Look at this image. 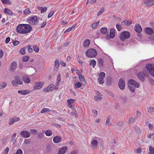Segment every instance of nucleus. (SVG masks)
Wrapping results in <instances>:
<instances>
[{
	"label": "nucleus",
	"mask_w": 154,
	"mask_h": 154,
	"mask_svg": "<svg viewBox=\"0 0 154 154\" xmlns=\"http://www.w3.org/2000/svg\"><path fill=\"white\" fill-rule=\"evenodd\" d=\"M105 74L104 72H101L99 75V77L98 80L99 83L100 84H103L104 82V78L105 77Z\"/></svg>",
	"instance_id": "obj_9"
},
{
	"label": "nucleus",
	"mask_w": 154,
	"mask_h": 154,
	"mask_svg": "<svg viewBox=\"0 0 154 154\" xmlns=\"http://www.w3.org/2000/svg\"><path fill=\"white\" fill-rule=\"evenodd\" d=\"M59 62L58 60H56L55 62L54 66V70L57 72L58 70V68L59 66Z\"/></svg>",
	"instance_id": "obj_21"
},
{
	"label": "nucleus",
	"mask_w": 154,
	"mask_h": 154,
	"mask_svg": "<svg viewBox=\"0 0 154 154\" xmlns=\"http://www.w3.org/2000/svg\"><path fill=\"white\" fill-rule=\"evenodd\" d=\"M57 80L56 85H57L58 86L61 81L60 75V73H59L57 76Z\"/></svg>",
	"instance_id": "obj_34"
},
{
	"label": "nucleus",
	"mask_w": 154,
	"mask_h": 154,
	"mask_svg": "<svg viewBox=\"0 0 154 154\" xmlns=\"http://www.w3.org/2000/svg\"><path fill=\"white\" fill-rule=\"evenodd\" d=\"M119 88L121 90H123L125 86V83L122 79H120L119 82Z\"/></svg>",
	"instance_id": "obj_11"
},
{
	"label": "nucleus",
	"mask_w": 154,
	"mask_h": 154,
	"mask_svg": "<svg viewBox=\"0 0 154 154\" xmlns=\"http://www.w3.org/2000/svg\"><path fill=\"white\" fill-rule=\"evenodd\" d=\"M30 131L32 134H35L37 132V131L34 129H31L30 130Z\"/></svg>",
	"instance_id": "obj_55"
},
{
	"label": "nucleus",
	"mask_w": 154,
	"mask_h": 154,
	"mask_svg": "<svg viewBox=\"0 0 154 154\" xmlns=\"http://www.w3.org/2000/svg\"><path fill=\"white\" fill-rule=\"evenodd\" d=\"M54 11H51L49 14L48 17L49 18L51 17L54 14Z\"/></svg>",
	"instance_id": "obj_61"
},
{
	"label": "nucleus",
	"mask_w": 154,
	"mask_h": 154,
	"mask_svg": "<svg viewBox=\"0 0 154 154\" xmlns=\"http://www.w3.org/2000/svg\"><path fill=\"white\" fill-rule=\"evenodd\" d=\"M27 21L29 23L31 24L35 25L37 23L38 20L36 16H32L29 17Z\"/></svg>",
	"instance_id": "obj_6"
},
{
	"label": "nucleus",
	"mask_w": 154,
	"mask_h": 154,
	"mask_svg": "<svg viewBox=\"0 0 154 154\" xmlns=\"http://www.w3.org/2000/svg\"><path fill=\"white\" fill-rule=\"evenodd\" d=\"M23 26L24 34L28 33L30 32L31 31L32 28L30 25L23 24Z\"/></svg>",
	"instance_id": "obj_7"
},
{
	"label": "nucleus",
	"mask_w": 154,
	"mask_h": 154,
	"mask_svg": "<svg viewBox=\"0 0 154 154\" xmlns=\"http://www.w3.org/2000/svg\"><path fill=\"white\" fill-rule=\"evenodd\" d=\"M54 86L53 84H51L49 86L46 87L44 89L43 91L45 92H48L53 90L54 89Z\"/></svg>",
	"instance_id": "obj_14"
},
{
	"label": "nucleus",
	"mask_w": 154,
	"mask_h": 154,
	"mask_svg": "<svg viewBox=\"0 0 154 154\" xmlns=\"http://www.w3.org/2000/svg\"><path fill=\"white\" fill-rule=\"evenodd\" d=\"M29 59V56H26L23 58V61L24 62H26Z\"/></svg>",
	"instance_id": "obj_53"
},
{
	"label": "nucleus",
	"mask_w": 154,
	"mask_h": 154,
	"mask_svg": "<svg viewBox=\"0 0 154 154\" xmlns=\"http://www.w3.org/2000/svg\"><path fill=\"white\" fill-rule=\"evenodd\" d=\"M44 84L43 82H41L37 83L36 86L34 87L35 89H38L41 88L43 86Z\"/></svg>",
	"instance_id": "obj_24"
},
{
	"label": "nucleus",
	"mask_w": 154,
	"mask_h": 154,
	"mask_svg": "<svg viewBox=\"0 0 154 154\" xmlns=\"http://www.w3.org/2000/svg\"><path fill=\"white\" fill-rule=\"evenodd\" d=\"M127 98L126 97H123L121 98L122 101L125 103H127Z\"/></svg>",
	"instance_id": "obj_51"
},
{
	"label": "nucleus",
	"mask_w": 154,
	"mask_h": 154,
	"mask_svg": "<svg viewBox=\"0 0 154 154\" xmlns=\"http://www.w3.org/2000/svg\"><path fill=\"white\" fill-rule=\"evenodd\" d=\"M87 57L90 58L94 57L96 56L97 53L96 50L93 48L88 49L85 53Z\"/></svg>",
	"instance_id": "obj_2"
},
{
	"label": "nucleus",
	"mask_w": 154,
	"mask_h": 154,
	"mask_svg": "<svg viewBox=\"0 0 154 154\" xmlns=\"http://www.w3.org/2000/svg\"><path fill=\"white\" fill-rule=\"evenodd\" d=\"M144 5L147 6H151L154 5L153 0H144Z\"/></svg>",
	"instance_id": "obj_12"
},
{
	"label": "nucleus",
	"mask_w": 154,
	"mask_h": 154,
	"mask_svg": "<svg viewBox=\"0 0 154 154\" xmlns=\"http://www.w3.org/2000/svg\"><path fill=\"white\" fill-rule=\"evenodd\" d=\"M23 24L18 25L16 28V31L19 33L24 34L23 33Z\"/></svg>",
	"instance_id": "obj_10"
},
{
	"label": "nucleus",
	"mask_w": 154,
	"mask_h": 154,
	"mask_svg": "<svg viewBox=\"0 0 154 154\" xmlns=\"http://www.w3.org/2000/svg\"><path fill=\"white\" fill-rule=\"evenodd\" d=\"M107 31V29L106 28L103 27L101 29V32L104 34L106 33Z\"/></svg>",
	"instance_id": "obj_42"
},
{
	"label": "nucleus",
	"mask_w": 154,
	"mask_h": 154,
	"mask_svg": "<svg viewBox=\"0 0 154 154\" xmlns=\"http://www.w3.org/2000/svg\"><path fill=\"white\" fill-rule=\"evenodd\" d=\"M131 23L132 21H127L126 20H124L122 21L121 23L122 25H126L128 26H130Z\"/></svg>",
	"instance_id": "obj_28"
},
{
	"label": "nucleus",
	"mask_w": 154,
	"mask_h": 154,
	"mask_svg": "<svg viewBox=\"0 0 154 154\" xmlns=\"http://www.w3.org/2000/svg\"><path fill=\"white\" fill-rule=\"evenodd\" d=\"M72 111L71 112H70L69 114L72 115V116H75V117H76L77 116V112L76 110L75 109L74 107H72Z\"/></svg>",
	"instance_id": "obj_30"
},
{
	"label": "nucleus",
	"mask_w": 154,
	"mask_h": 154,
	"mask_svg": "<svg viewBox=\"0 0 154 154\" xmlns=\"http://www.w3.org/2000/svg\"><path fill=\"white\" fill-rule=\"evenodd\" d=\"M19 42L17 41H13L12 43L14 46L17 45L19 43Z\"/></svg>",
	"instance_id": "obj_62"
},
{
	"label": "nucleus",
	"mask_w": 154,
	"mask_h": 154,
	"mask_svg": "<svg viewBox=\"0 0 154 154\" xmlns=\"http://www.w3.org/2000/svg\"><path fill=\"white\" fill-rule=\"evenodd\" d=\"M82 85V84L80 82L76 83L74 85V87L75 88H79Z\"/></svg>",
	"instance_id": "obj_39"
},
{
	"label": "nucleus",
	"mask_w": 154,
	"mask_h": 154,
	"mask_svg": "<svg viewBox=\"0 0 154 154\" xmlns=\"http://www.w3.org/2000/svg\"><path fill=\"white\" fill-rule=\"evenodd\" d=\"M147 112L149 113H152L154 112V107H150L147 109Z\"/></svg>",
	"instance_id": "obj_40"
},
{
	"label": "nucleus",
	"mask_w": 154,
	"mask_h": 154,
	"mask_svg": "<svg viewBox=\"0 0 154 154\" xmlns=\"http://www.w3.org/2000/svg\"><path fill=\"white\" fill-rule=\"evenodd\" d=\"M11 84L12 85L14 86L17 87L18 86V84L15 79L12 81Z\"/></svg>",
	"instance_id": "obj_48"
},
{
	"label": "nucleus",
	"mask_w": 154,
	"mask_h": 154,
	"mask_svg": "<svg viewBox=\"0 0 154 154\" xmlns=\"http://www.w3.org/2000/svg\"><path fill=\"white\" fill-rule=\"evenodd\" d=\"M7 86V83L5 82L0 83V90L5 88Z\"/></svg>",
	"instance_id": "obj_36"
},
{
	"label": "nucleus",
	"mask_w": 154,
	"mask_h": 154,
	"mask_svg": "<svg viewBox=\"0 0 154 154\" xmlns=\"http://www.w3.org/2000/svg\"><path fill=\"white\" fill-rule=\"evenodd\" d=\"M97 94L94 96V100L96 101L100 100L102 99V95L98 91L96 92Z\"/></svg>",
	"instance_id": "obj_13"
},
{
	"label": "nucleus",
	"mask_w": 154,
	"mask_h": 154,
	"mask_svg": "<svg viewBox=\"0 0 154 154\" xmlns=\"http://www.w3.org/2000/svg\"><path fill=\"white\" fill-rule=\"evenodd\" d=\"M31 12L30 11L29 8H28L24 10L23 14L26 15L30 13Z\"/></svg>",
	"instance_id": "obj_43"
},
{
	"label": "nucleus",
	"mask_w": 154,
	"mask_h": 154,
	"mask_svg": "<svg viewBox=\"0 0 154 154\" xmlns=\"http://www.w3.org/2000/svg\"><path fill=\"white\" fill-rule=\"evenodd\" d=\"M67 150V148L66 146L61 148L59 149L57 154H64Z\"/></svg>",
	"instance_id": "obj_15"
},
{
	"label": "nucleus",
	"mask_w": 154,
	"mask_h": 154,
	"mask_svg": "<svg viewBox=\"0 0 154 154\" xmlns=\"http://www.w3.org/2000/svg\"><path fill=\"white\" fill-rule=\"evenodd\" d=\"M90 44V41L88 39H86L85 40L84 42L83 45L84 47H88Z\"/></svg>",
	"instance_id": "obj_31"
},
{
	"label": "nucleus",
	"mask_w": 154,
	"mask_h": 154,
	"mask_svg": "<svg viewBox=\"0 0 154 154\" xmlns=\"http://www.w3.org/2000/svg\"><path fill=\"white\" fill-rule=\"evenodd\" d=\"M78 152V151L77 150H73L70 152V154H77Z\"/></svg>",
	"instance_id": "obj_63"
},
{
	"label": "nucleus",
	"mask_w": 154,
	"mask_h": 154,
	"mask_svg": "<svg viewBox=\"0 0 154 154\" xmlns=\"http://www.w3.org/2000/svg\"><path fill=\"white\" fill-rule=\"evenodd\" d=\"M144 30L145 33L148 35H151L153 33V31L151 28H146Z\"/></svg>",
	"instance_id": "obj_18"
},
{
	"label": "nucleus",
	"mask_w": 154,
	"mask_h": 154,
	"mask_svg": "<svg viewBox=\"0 0 154 154\" xmlns=\"http://www.w3.org/2000/svg\"><path fill=\"white\" fill-rule=\"evenodd\" d=\"M52 111L51 110L48 109L44 108L41 110V112L42 113L45 112H51Z\"/></svg>",
	"instance_id": "obj_32"
},
{
	"label": "nucleus",
	"mask_w": 154,
	"mask_h": 154,
	"mask_svg": "<svg viewBox=\"0 0 154 154\" xmlns=\"http://www.w3.org/2000/svg\"><path fill=\"white\" fill-rule=\"evenodd\" d=\"M33 48L35 52H38L39 51V48L37 46H33Z\"/></svg>",
	"instance_id": "obj_59"
},
{
	"label": "nucleus",
	"mask_w": 154,
	"mask_h": 154,
	"mask_svg": "<svg viewBox=\"0 0 154 154\" xmlns=\"http://www.w3.org/2000/svg\"><path fill=\"white\" fill-rule=\"evenodd\" d=\"M31 143V141L29 139H25L24 141V143L26 144H29Z\"/></svg>",
	"instance_id": "obj_56"
},
{
	"label": "nucleus",
	"mask_w": 154,
	"mask_h": 154,
	"mask_svg": "<svg viewBox=\"0 0 154 154\" xmlns=\"http://www.w3.org/2000/svg\"><path fill=\"white\" fill-rule=\"evenodd\" d=\"M149 75L148 72L146 71H143V72H139L137 75L138 79L141 81L143 82L145 79L144 76H148Z\"/></svg>",
	"instance_id": "obj_4"
},
{
	"label": "nucleus",
	"mask_w": 154,
	"mask_h": 154,
	"mask_svg": "<svg viewBox=\"0 0 154 154\" xmlns=\"http://www.w3.org/2000/svg\"><path fill=\"white\" fill-rule=\"evenodd\" d=\"M45 133L46 136H50L52 135V132L51 130H48L45 131Z\"/></svg>",
	"instance_id": "obj_35"
},
{
	"label": "nucleus",
	"mask_w": 154,
	"mask_h": 154,
	"mask_svg": "<svg viewBox=\"0 0 154 154\" xmlns=\"http://www.w3.org/2000/svg\"><path fill=\"white\" fill-rule=\"evenodd\" d=\"M149 154H154V148L150 146L149 147Z\"/></svg>",
	"instance_id": "obj_38"
},
{
	"label": "nucleus",
	"mask_w": 154,
	"mask_h": 154,
	"mask_svg": "<svg viewBox=\"0 0 154 154\" xmlns=\"http://www.w3.org/2000/svg\"><path fill=\"white\" fill-rule=\"evenodd\" d=\"M2 2L4 4H10L11 2L9 1V0H1Z\"/></svg>",
	"instance_id": "obj_52"
},
{
	"label": "nucleus",
	"mask_w": 154,
	"mask_h": 154,
	"mask_svg": "<svg viewBox=\"0 0 154 154\" xmlns=\"http://www.w3.org/2000/svg\"><path fill=\"white\" fill-rule=\"evenodd\" d=\"M79 78L80 80L82 82V85H85L86 84V82L84 77L82 75H79Z\"/></svg>",
	"instance_id": "obj_29"
},
{
	"label": "nucleus",
	"mask_w": 154,
	"mask_h": 154,
	"mask_svg": "<svg viewBox=\"0 0 154 154\" xmlns=\"http://www.w3.org/2000/svg\"><path fill=\"white\" fill-rule=\"evenodd\" d=\"M130 36L129 32L128 31H124L122 32L119 35V38L122 41H125L126 39L128 38Z\"/></svg>",
	"instance_id": "obj_5"
},
{
	"label": "nucleus",
	"mask_w": 154,
	"mask_h": 154,
	"mask_svg": "<svg viewBox=\"0 0 154 154\" xmlns=\"http://www.w3.org/2000/svg\"><path fill=\"white\" fill-rule=\"evenodd\" d=\"M23 80L26 83H29L30 82V78L27 75H24L22 77Z\"/></svg>",
	"instance_id": "obj_22"
},
{
	"label": "nucleus",
	"mask_w": 154,
	"mask_h": 154,
	"mask_svg": "<svg viewBox=\"0 0 154 154\" xmlns=\"http://www.w3.org/2000/svg\"><path fill=\"white\" fill-rule=\"evenodd\" d=\"M105 10V8H100V11L97 13V16H99L101 14H102V13H103L104 11Z\"/></svg>",
	"instance_id": "obj_44"
},
{
	"label": "nucleus",
	"mask_w": 154,
	"mask_h": 154,
	"mask_svg": "<svg viewBox=\"0 0 154 154\" xmlns=\"http://www.w3.org/2000/svg\"><path fill=\"white\" fill-rule=\"evenodd\" d=\"M16 136V133H15L13 134L11 137V141L14 144L15 143V138Z\"/></svg>",
	"instance_id": "obj_37"
},
{
	"label": "nucleus",
	"mask_w": 154,
	"mask_h": 154,
	"mask_svg": "<svg viewBox=\"0 0 154 154\" xmlns=\"http://www.w3.org/2000/svg\"><path fill=\"white\" fill-rule=\"evenodd\" d=\"M16 154H23V152L21 149H18L16 152Z\"/></svg>",
	"instance_id": "obj_64"
},
{
	"label": "nucleus",
	"mask_w": 154,
	"mask_h": 154,
	"mask_svg": "<svg viewBox=\"0 0 154 154\" xmlns=\"http://www.w3.org/2000/svg\"><path fill=\"white\" fill-rule=\"evenodd\" d=\"M92 112L94 116L95 117L97 116V112L96 110L95 109L93 110L92 111Z\"/></svg>",
	"instance_id": "obj_57"
},
{
	"label": "nucleus",
	"mask_w": 154,
	"mask_h": 154,
	"mask_svg": "<svg viewBox=\"0 0 154 154\" xmlns=\"http://www.w3.org/2000/svg\"><path fill=\"white\" fill-rule=\"evenodd\" d=\"M111 119V116H108L107 117V119L106 122V125H107L108 126L109 125V122H110V120Z\"/></svg>",
	"instance_id": "obj_46"
},
{
	"label": "nucleus",
	"mask_w": 154,
	"mask_h": 154,
	"mask_svg": "<svg viewBox=\"0 0 154 154\" xmlns=\"http://www.w3.org/2000/svg\"><path fill=\"white\" fill-rule=\"evenodd\" d=\"M14 79L15 80L18 84L22 85L23 84L22 79L18 76H15Z\"/></svg>",
	"instance_id": "obj_26"
},
{
	"label": "nucleus",
	"mask_w": 154,
	"mask_h": 154,
	"mask_svg": "<svg viewBox=\"0 0 154 154\" xmlns=\"http://www.w3.org/2000/svg\"><path fill=\"white\" fill-rule=\"evenodd\" d=\"M9 151V148L7 147L5 149L3 154H7Z\"/></svg>",
	"instance_id": "obj_58"
},
{
	"label": "nucleus",
	"mask_w": 154,
	"mask_h": 154,
	"mask_svg": "<svg viewBox=\"0 0 154 154\" xmlns=\"http://www.w3.org/2000/svg\"><path fill=\"white\" fill-rule=\"evenodd\" d=\"M134 129L137 134H140V130L138 127L136 126L134 127Z\"/></svg>",
	"instance_id": "obj_45"
},
{
	"label": "nucleus",
	"mask_w": 154,
	"mask_h": 154,
	"mask_svg": "<svg viewBox=\"0 0 154 154\" xmlns=\"http://www.w3.org/2000/svg\"><path fill=\"white\" fill-rule=\"evenodd\" d=\"M116 27L118 31H120L122 28L121 25L119 23L117 24Z\"/></svg>",
	"instance_id": "obj_47"
},
{
	"label": "nucleus",
	"mask_w": 154,
	"mask_h": 154,
	"mask_svg": "<svg viewBox=\"0 0 154 154\" xmlns=\"http://www.w3.org/2000/svg\"><path fill=\"white\" fill-rule=\"evenodd\" d=\"M140 86L139 83L133 79L129 80L128 81V86L130 91L134 92L135 91V87L138 88Z\"/></svg>",
	"instance_id": "obj_1"
},
{
	"label": "nucleus",
	"mask_w": 154,
	"mask_h": 154,
	"mask_svg": "<svg viewBox=\"0 0 154 154\" xmlns=\"http://www.w3.org/2000/svg\"><path fill=\"white\" fill-rule=\"evenodd\" d=\"M136 119L135 118H131L129 120V122L130 124L134 123Z\"/></svg>",
	"instance_id": "obj_49"
},
{
	"label": "nucleus",
	"mask_w": 154,
	"mask_h": 154,
	"mask_svg": "<svg viewBox=\"0 0 154 154\" xmlns=\"http://www.w3.org/2000/svg\"><path fill=\"white\" fill-rule=\"evenodd\" d=\"M75 100L72 99L68 100H67V105L70 108L74 107L72 106V104L75 102Z\"/></svg>",
	"instance_id": "obj_19"
},
{
	"label": "nucleus",
	"mask_w": 154,
	"mask_h": 154,
	"mask_svg": "<svg viewBox=\"0 0 154 154\" xmlns=\"http://www.w3.org/2000/svg\"><path fill=\"white\" fill-rule=\"evenodd\" d=\"M17 67V63L15 62H12L11 65V70H14Z\"/></svg>",
	"instance_id": "obj_27"
},
{
	"label": "nucleus",
	"mask_w": 154,
	"mask_h": 154,
	"mask_svg": "<svg viewBox=\"0 0 154 154\" xmlns=\"http://www.w3.org/2000/svg\"><path fill=\"white\" fill-rule=\"evenodd\" d=\"M134 29L135 31L138 33H140L142 30L141 26L138 24H137L135 25Z\"/></svg>",
	"instance_id": "obj_16"
},
{
	"label": "nucleus",
	"mask_w": 154,
	"mask_h": 154,
	"mask_svg": "<svg viewBox=\"0 0 154 154\" xmlns=\"http://www.w3.org/2000/svg\"><path fill=\"white\" fill-rule=\"evenodd\" d=\"M4 12L5 13L8 14V15L10 16H12L13 15V13L10 9L8 8H5L4 10Z\"/></svg>",
	"instance_id": "obj_33"
},
{
	"label": "nucleus",
	"mask_w": 154,
	"mask_h": 154,
	"mask_svg": "<svg viewBox=\"0 0 154 154\" xmlns=\"http://www.w3.org/2000/svg\"><path fill=\"white\" fill-rule=\"evenodd\" d=\"M90 65L93 66V67H94L96 64V62L95 60H92L90 62Z\"/></svg>",
	"instance_id": "obj_50"
},
{
	"label": "nucleus",
	"mask_w": 154,
	"mask_h": 154,
	"mask_svg": "<svg viewBox=\"0 0 154 154\" xmlns=\"http://www.w3.org/2000/svg\"><path fill=\"white\" fill-rule=\"evenodd\" d=\"M26 48V47L23 48L20 50V52L22 54H25Z\"/></svg>",
	"instance_id": "obj_54"
},
{
	"label": "nucleus",
	"mask_w": 154,
	"mask_h": 154,
	"mask_svg": "<svg viewBox=\"0 0 154 154\" xmlns=\"http://www.w3.org/2000/svg\"><path fill=\"white\" fill-rule=\"evenodd\" d=\"M100 23L99 21L97 22H95L94 23H93L91 25V27L93 29H95L97 26L99 24V23Z\"/></svg>",
	"instance_id": "obj_41"
},
{
	"label": "nucleus",
	"mask_w": 154,
	"mask_h": 154,
	"mask_svg": "<svg viewBox=\"0 0 154 154\" xmlns=\"http://www.w3.org/2000/svg\"><path fill=\"white\" fill-rule=\"evenodd\" d=\"M115 30L114 29H110L109 33V37L111 38H113L115 36Z\"/></svg>",
	"instance_id": "obj_20"
},
{
	"label": "nucleus",
	"mask_w": 154,
	"mask_h": 154,
	"mask_svg": "<svg viewBox=\"0 0 154 154\" xmlns=\"http://www.w3.org/2000/svg\"><path fill=\"white\" fill-rule=\"evenodd\" d=\"M146 68L147 72L152 76L154 77V65L151 63L148 64L146 66Z\"/></svg>",
	"instance_id": "obj_3"
},
{
	"label": "nucleus",
	"mask_w": 154,
	"mask_h": 154,
	"mask_svg": "<svg viewBox=\"0 0 154 154\" xmlns=\"http://www.w3.org/2000/svg\"><path fill=\"white\" fill-rule=\"evenodd\" d=\"M98 142L96 140H94L91 142V146L93 148L97 147V145Z\"/></svg>",
	"instance_id": "obj_25"
},
{
	"label": "nucleus",
	"mask_w": 154,
	"mask_h": 154,
	"mask_svg": "<svg viewBox=\"0 0 154 154\" xmlns=\"http://www.w3.org/2000/svg\"><path fill=\"white\" fill-rule=\"evenodd\" d=\"M21 136L23 138H28L31 136L30 133L27 131L24 130L21 131L20 133Z\"/></svg>",
	"instance_id": "obj_8"
},
{
	"label": "nucleus",
	"mask_w": 154,
	"mask_h": 154,
	"mask_svg": "<svg viewBox=\"0 0 154 154\" xmlns=\"http://www.w3.org/2000/svg\"><path fill=\"white\" fill-rule=\"evenodd\" d=\"M61 137L59 136H56L54 137L53 141L55 143H59L61 140Z\"/></svg>",
	"instance_id": "obj_17"
},
{
	"label": "nucleus",
	"mask_w": 154,
	"mask_h": 154,
	"mask_svg": "<svg viewBox=\"0 0 154 154\" xmlns=\"http://www.w3.org/2000/svg\"><path fill=\"white\" fill-rule=\"evenodd\" d=\"M27 47H29L28 49V52L29 53H32L33 52V49L31 48V46L29 45Z\"/></svg>",
	"instance_id": "obj_60"
},
{
	"label": "nucleus",
	"mask_w": 154,
	"mask_h": 154,
	"mask_svg": "<svg viewBox=\"0 0 154 154\" xmlns=\"http://www.w3.org/2000/svg\"><path fill=\"white\" fill-rule=\"evenodd\" d=\"M19 93L23 95H25L29 94L30 92L28 90H19L18 91Z\"/></svg>",
	"instance_id": "obj_23"
}]
</instances>
